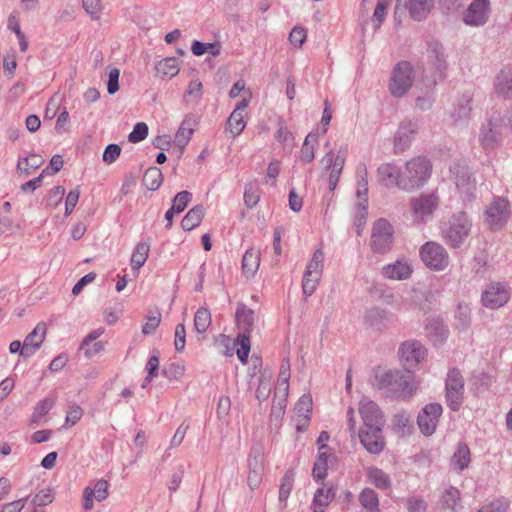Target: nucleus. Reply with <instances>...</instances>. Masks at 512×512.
<instances>
[{"instance_id": "nucleus-1", "label": "nucleus", "mask_w": 512, "mask_h": 512, "mask_svg": "<svg viewBox=\"0 0 512 512\" xmlns=\"http://www.w3.org/2000/svg\"><path fill=\"white\" fill-rule=\"evenodd\" d=\"M235 318L238 328L242 330L237 337V345H239L237 356L242 363H246L250 352V333L254 324V311L245 304L239 303Z\"/></svg>"}, {"instance_id": "nucleus-2", "label": "nucleus", "mask_w": 512, "mask_h": 512, "mask_svg": "<svg viewBox=\"0 0 512 512\" xmlns=\"http://www.w3.org/2000/svg\"><path fill=\"white\" fill-rule=\"evenodd\" d=\"M431 173L432 164L429 159L423 156L410 159L405 163L402 189L413 190L423 186L430 178Z\"/></svg>"}, {"instance_id": "nucleus-3", "label": "nucleus", "mask_w": 512, "mask_h": 512, "mask_svg": "<svg viewBox=\"0 0 512 512\" xmlns=\"http://www.w3.org/2000/svg\"><path fill=\"white\" fill-rule=\"evenodd\" d=\"M472 222L463 211L453 214L443 229L445 242L452 248H459L469 236Z\"/></svg>"}, {"instance_id": "nucleus-4", "label": "nucleus", "mask_w": 512, "mask_h": 512, "mask_svg": "<svg viewBox=\"0 0 512 512\" xmlns=\"http://www.w3.org/2000/svg\"><path fill=\"white\" fill-rule=\"evenodd\" d=\"M414 81V70L411 63L402 61L393 68L389 90L394 97L404 96Z\"/></svg>"}, {"instance_id": "nucleus-5", "label": "nucleus", "mask_w": 512, "mask_h": 512, "mask_svg": "<svg viewBox=\"0 0 512 512\" xmlns=\"http://www.w3.org/2000/svg\"><path fill=\"white\" fill-rule=\"evenodd\" d=\"M394 229L390 222L380 218L374 222L371 235V247L375 253H387L394 241Z\"/></svg>"}, {"instance_id": "nucleus-6", "label": "nucleus", "mask_w": 512, "mask_h": 512, "mask_svg": "<svg viewBox=\"0 0 512 512\" xmlns=\"http://www.w3.org/2000/svg\"><path fill=\"white\" fill-rule=\"evenodd\" d=\"M423 263L432 270L442 271L449 265L446 249L436 242H427L420 249Z\"/></svg>"}, {"instance_id": "nucleus-7", "label": "nucleus", "mask_w": 512, "mask_h": 512, "mask_svg": "<svg viewBox=\"0 0 512 512\" xmlns=\"http://www.w3.org/2000/svg\"><path fill=\"white\" fill-rule=\"evenodd\" d=\"M446 403L452 411L459 410L463 403L464 378L460 371L452 369L446 378Z\"/></svg>"}, {"instance_id": "nucleus-8", "label": "nucleus", "mask_w": 512, "mask_h": 512, "mask_svg": "<svg viewBox=\"0 0 512 512\" xmlns=\"http://www.w3.org/2000/svg\"><path fill=\"white\" fill-rule=\"evenodd\" d=\"M503 120L500 116L490 117L482 123L479 141L484 149H494L502 143Z\"/></svg>"}, {"instance_id": "nucleus-9", "label": "nucleus", "mask_w": 512, "mask_h": 512, "mask_svg": "<svg viewBox=\"0 0 512 512\" xmlns=\"http://www.w3.org/2000/svg\"><path fill=\"white\" fill-rule=\"evenodd\" d=\"M509 214V202L504 198H494L485 210V223L489 229L497 231L506 224Z\"/></svg>"}, {"instance_id": "nucleus-10", "label": "nucleus", "mask_w": 512, "mask_h": 512, "mask_svg": "<svg viewBox=\"0 0 512 512\" xmlns=\"http://www.w3.org/2000/svg\"><path fill=\"white\" fill-rule=\"evenodd\" d=\"M439 197L435 192L420 194L410 200V207L414 219L418 222H426L437 209Z\"/></svg>"}, {"instance_id": "nucleus-11", "label": "nucleus", "mask_w": 512, "mask_h": 512, "mask_svg": "<svg viewBox=\"0 0 512 512\" xmlns=\"http://www.w3.org/2000/svg\"><path fill=\"white\" fill-rule=\"evenodd\" d=\"M398 354L404 369L410 371L425 359L427 349L421 342L417 340H410L402 343L398 350Z\"/></svg>"}, {"instance_id": "nucleus-12", "label": "nucleus", "mask_w": 512, "mask_h": 512, "mask_svg": "<svg viewBox=\"0 0 512 512\" xmlns=\"http://www.w3.org/2000/svg\"><path fill=\"white\" fill-rule=\"evenodd\" d=\"M418 130L419 125L417 121L409 118L402 120L394 136V153L400 154L409 149Z\"/></svg>"}, {"instance_id": "nucleus-13", "label": "nucleus", "mask_w": 512, "mask_h": 512, "mask_svg": "<svg viewBox=\"0 0 512 512\" xmlns=\"http://www.w3.org/2000/svg\"><path fill=\"white\" fill-rule=\"evenodd\" d=\"M450 171L455 175V184L464 201L471 202L475 198L476 181L467 166L456 164Z\"/></svg>"}, {"instance_id": "nucleus-14", "label": "nucleus", "mask_w": 512, "mask_h": 512, "mask_svg": "<svg viewBox=\"0 0 512 512\" xmlns=\"http://www.w3.org/2000/svg\"><path fill=\"white\" fill-rule=\"evenodd\" d=\"M320 163L323 166L321 177L328 173L329 190L334 191L343 171L345 156L340 153L335 155L333 151H329L320 160Z\"/></svg>"}, {"instance_id": "nucleus-15", "label": "nucleus", "mask_w": 512, "mask_h": 512, "mask_svg": "<svg viewBox=\"0 0 512 512\" xmlns=\"http://www.w3.org/2000/svg\"><path fill=\"white\" fill-rule=\"evenodd\" d=\"M359 413L362 418L363 425L361 428H383L385 418L382 410L374 401L363 398L359 403Z\"/></svg>"}, {"instance_id": "nucleus-16", "label": "nucleus", "mask_w": 512, "mask_h": 512, "mask_svg": "<svg viewBox=\"0 0 512 512\" xmlns=\"http://www.w3.org/2000/svg\"><path fill=\"white\" fill-rule=\"evenodd\" d=\"M510 298V293L505 283L491 282L482 293V303L489 309H497L504 306Z\"/></svg>"}, {"instance_id": "nucleus-17", "label": "nucleus", "mask_w": 512, "mask_h": 512, "mask_svg": "<svg viewBox=\"0 0 512 512\" xmlns=\"http://www.w3.org/2000/svg\"><path fill=\"white\" fill-rule=\"evenodd\" d=\"M442 406L439 403H430L423 407L417 416V423L420 431L425 436L432 435L442 415Z\"/></svg>"}, {"instance_id": "nucleus-18", "label": "nucleus", "mask_w": 512, "mask_h": 512, "mask_svg": "<svg viewBox=\"0 0 512 512\" xmlns=\"http://www.w3.org/2000/svg\"><path fill=\"white\" fill-rule=\"evenodd\" d=\"M489 5V0H473L463 13V22L473 27L485 25L489 19Z\"/></svg>"}, {"instance_id": "nucleus-19", "label": "nucleus", "mask_w": 512, "mask_h": 512, "mask_svg": "<svg viewBox=\"0 0 512 512\" xmlns=\"http://www.w3.org/2000/svg\"><path fill=\"white\" fill-rule=\"evenodd\" d=\"M358 436L361 444L370 454L378 455L386 446V441L383 436V428H379L377 430L376 428H360Z\"/></svg>"}, {"instance_id": "nucleus-20", "label": "nucleus", "mask_w": 512, "mask_h": 512, "mask_svg": "<svg viewBox=\"0 0 512 512\" xmlns=\"http://www.w3.org/2000/svg\"><path fill=\"white\" fill-rule=\"evenodd\" d=\"M379 183L386 188L398 187L402 189L404 183L403 172L393 163H385L378 167Z\"/></svg>"}, {"instance_id": "nucleus-21", "label": "nucleus", "mask_w": 512, "mask_h": 512, "mask_svg": "<svg viewBox=\"0 0 512 512\" xmlns=\"http://www.w3.org/2000/svg\"><path fill=\"white\" fill-rule=\"evenodd\" d=\"M434 0H404L401 5L403 10L396 18L401 17L407 9L411 18L415 21H423L433 8Z\"/></svg>"}, {"instance_id": "nucleus-22", "label": "nucleus", "mask_w": 512, "mask_h": 512, "mask_svg": "<svg viewBox=\"0 0 512 512\" xmlns=\"http://www.w3.org/2000/svg\"><path fill=\"white\" fill-rule=\"evenodd\" d=\"M109 483L104 479L96 481L94 487L87 486L83 491V508L85 510H92L94 507V500L102 502L107 499Z\"/></svg>"}, {"instance_id": "nucleus-23", "label": "nucleus", "mask_w": 512, "mask_h": 512, "mask_svg": "<svg viewBox=\"0 0 512 512\" xmlns=\"http://www.w3.org/2000/svg\"><path fill=\"white\" fill-rule=\"evenodd\" d=\"M397 377L395 383H393V386L391 388V393L397 394L398 397H401L403 399L410 398L413 393L416 391V386L412 381V374L410 371H399L396 370Z\"/></svg>"}, {"instance_id": "nucleus-24", "label": "nucleus", "mask_w": 512, "mask_h": 512, "mask_svg": "<svg viewBox=\"0 0 512 512\" xmlns=\"http://www.w3.org/2000/svg\"><path fill=\"white\" fill-rule=\"evenodd\" d=\"M427 52L429 63L434 67L438 77L441 78L447 68L446 56L442 44L437 41L428 42Z\"/></svg>"}, {"instance_id": "nucleus-25", "label": "nucleus", "mask_w": 512, "mask_h": 512, "mask_svg": "<svg viewBox=\"0 0 512 512\" xmlns=\"http://www.w3.org/2000/svg\"><path fill=\"white\" fill-rule=\"evenodd\" d=\"M411 265L404 259H399L393 264H387L382 268L384 277L392 280H406L412 274Z\"/></svg>"}, {"instance_id": "nucleus-26", "label": "nucleus", "mask_w": 512, "mask_h": 512, "mask_svg": "<svg viewBox=\"0 0 512 512\" xmlns=\"http://www.w3.org/2000/svg\"><path fill=\"white\" fill-rule=\"evenodd\" d=\"M364 318L365 323L377 331L384 330L391 320L390 313L379 307H373L367 310Z\"/></svg>"}, {"instance_id": "nucleus-27", "label": "nucleus", "mask_w": 512, "mask_h": 512, "mask_svg": "<svg viewBox=\"0 0 512 512\" xmlns=\"http://www.w3.org/2000/svg\"><path fill=\"white\" fill-rule=\"evenodd\" d=\"M47 328L46 324L40 322L36 327L25 337L23 343L27 347L30 356L32 357L41 347L46 338Z\"/></svg>"}, {"instance_id": "nucleus-28", "label": "nucleus", "mask_w": 512, "mask_h": 512, "mask_svg": "<svg viewBox=\"0 0 512 512\" xmlns=\"http://www.w3.org/2000/svg\"><path fill=\"white\" fill-rule=\"evenodd\" d=\"M494 87L500 97L512 98V71L501 70L495 78Z\"/></svg>"}, {"instance_id": "nucleus-29", "label": "nucleus", "mask_w": 512, "mask_h": 512, "mask_svg": "<svg viewBox=\"0 0 512 512\" xmlns=\"http://www.w3.org/2000/svg\"><path fill=\"white\" fill-rule=\"evenodd\" d=\"M260 265V252L254 248L248 249L242 258V272L246 278H252Z\"/></svg>"}, {"instance_id": "nucleus-30", "label": "nucleus", "mask_w": 512, "mask_h": 512, "mask_svg": "<svg viewBox=\"0 0 512 512\" xmlns=\"http://www.w3.org/2000/svg\"><path fill=\"white\" fill-rule=\"evenodd\" d=\"M427 336L435 344H442L448 337V329L441 319H433L426 325Z\"/></svg>"}, {"instance_id": "nucleus-31", "label": "nucleus", "mask_w": 512, "mask_h": 512, "mask_svg": "<svg viewBox=\"0 0 512 512\" xmlns=\"http://www.w3.org/2000/svg\"><path fill=\"white\" fill-rule=\"evenodd\" d=\"M205 214V209L202 205L192 207L181 221V227L185 231H190L197 227Z\"/></svg>"}, {"instance_id": "nucleus-32", "label": "nucleus", "mask_w": 512, "mask_h": 512, "mask_svg": "<svg viewBox=\"0 0 512 512\" xmlns=\"http://www.w3.org/2000/svg\"><path fill=\"white\" fill-rule=\"evenodd\" d=\"M470 449L465 443H459L451 458V465L454 469L464 470L470 463Z\"/></svg>"}, {"instance_id": "nucleus-33", "label": "nucleus", "mask_w": 512, "mask_h": 512, "mask_svg": "<svg viewBox=\"0 0 512 512\" xmlns=\"http://www.w3.org/2000/svg\"><path fill=\"white\" fill-rule=\"evenodd\" d=\"M359 502L368 512H380L378 495L371 488H365L361 491Z\"/></svg>"}, {"instance_id": "nucleus-34", "label": "nucleus", "mask_w": 512, "mask_h": 512, "mask_svg": "<svg viewBox=\"0 0 512 512\" xmlns=\"http://www.w3.org/2000/svg\"><path fill=\"white\" fill-rule=\"evenodd\" d=\"M149 251L150 244L147 242H140L136 245L130 260L133 270H138L145 264L149 256Z\"/></svg>"}, {"instance_id": "nucleus-35", "label": "nucleus", "mask_w": 512, "mask_h": 512, "mask_svg": "<svg viewBox=\"0 0 512 512\" xmlns=\"http://www.w3.org/2000/svg\"><path fill=\"white\" fill-rule=\"evenodd\" d=\"M157 74L162 77L172 78L179 73L178 61L175 57H168L156 64Z\"/></svg>"}, {"instance_id": "nucleus-36", "label": "nucleus", "mask_w": 512, "mask_h": 512, "mask_svg": "<svg viewBox=\"0 0 512 512\" xmlns=\"http://www.w3.org/2000/svg\"><path fill=\"white\" fill-rule=\"evenodd\" d=\"M44 163V159L38 154H30L28 157L19 159L17 171L29 175L33 170L38 169Z\"/></svg>"}, {"instance_id": "nucleus-37", "label": "nucleus", "mask_w": 512, "mask_h": 512, "mask_svg": "<svg viewBox=\"0 0 512 512\" xmlns=\"http://www.w3.org/2000/svg\"><path fill=\"white\" fill-rule=\"evenodd\" d=\"M163 182V174L160 168L150 167L143 175V184L151 191L157 190Z\"/></svg>"}, {"instance_id": "nucleus-38", "label": "nucleus", "mask_w": 512, "mask_h": 512, "mask_svg": "<svg viewBox=\"0 0 512 512\" xmlns=\"http://www.w3.org/2000/svg\"><path fill=\"white\" fill-rule=\"evenodd\" d=\"M318 141L317 134L309 133L302 145L300 151V160L304 163H311L315 158V147L314 143Z\"/></svg>"}, {"instance_id": "nucleus-39", "label": "nucleus", "mask_w": 512, "mask_h": 512, "mask_svg": "<svg viewBox=\"0 0 512 512\" xmlns=\"http://www.w3.org/2000/svg\"><path fill=\"white\" fill-rule=\"evenodd\" d=\"M460 504V491L454 487L447 488L441 497L443 510L455 511Z\"/></svg>"}, {"instance_id": "nucleus-40", "label": "nucleus", "mask_w": 512, "mask_h": 512, "mask_svg": "<svg viewBox=\"0 0 512 512\" xmlns=\"http://www.w3.org/2000/svg\"><path fill=\"white\" fill-rule=\"evenodd\" d=\"M472 111L471 98L469 96H462L454 109L452 117L455 121H464L469 119Z\"/></svg>"}, {"instance_id": "nucleus-41", "label": "nucleus", "mask_w": 512, "mask_h": 512, "mask_svg": "<svg viewBox=\"0 0 512 512\" xmlns=\"http://www.w3.org/2000/svg\"><path fill=\"white\" fill-rule=\"evenodd\" d=\"M367 476L370 482L373 483L377 488L386 489L391 484L389 476L383 470L377 467L368 468Z\"/></svg>"}, {"instance_id": "nucleus-42", "label": "nucleus", "mask_w": 512, "mask_h": 512, "mask_svg": "<svg viewBox=\"0 0 512 512\" xmlns=\"http://www.w3.org/2000/svg\"><path fill=\"white\" fill-rule=\"evenodd\" d=\"M324 267V253L321 249H316L312 259L307 264L306 271L308 276L321 277Z\"/></svg>"}, {"instance_id": "nucleus-43", "label": "nucleus", "mask_w": 512, "mask_h": 512, "mask_svg": "<svg viewBox=\"0 0 512 512\" xmlns=\"http://www.w3.org/2000/svg\"><path fill=\"white\" fill-rule=\"evenodd\" d=\"M191 50L194 55L201 56L204 53H209L213 56H218L221 52V45L219 42L203 43L195 40L192 43Z\"/></svg>"}, {"instance_id": "nucleus-44", "label": "nucleus", "mask_w": 512, "mask_h": 512, "mask_svg": "<svg viewBox=\"0 0 512 512\" xmlns=\"http://www.w3.org/2000/svg\"><path fill=\"white\" fill-rule=\"evenodd\" d=\"M211 324V313L207 308H199L194 316L195 330L202 334L207 331Z\"/></svg>"}, {"instance_id": "nucleus-45", "label": "nucleus", "mask_w": 512, "mask_h": 512, "mask_svg": "<svg viewBox=\"0 0 512 512\" xmlns=\"http://www.w3.org/2000/svg\"><path fill=\"white\" fill-rule=\"evenodd\" d=\"M55 402L56 398L54 397H49L39 401L34 407V411L31 416V421L33 423H38L39 420L53 408Z\"/></svg>"}, {"instance_id": "nucleus-46", "label": "nucleus", "mask_w": 512, "mask_h": 512, "mask_svg": "<svg viewBox=\"0 0 512 512\" xmlns=\"http://www.w3.org/2000/svg\"><path fill=\"white\" fill-rule=\"evenodd\" d=\"M397 377L396 370H388L383 371L381 373H377L376 378V386L379 390H387L391 391L393 383H395Z\"/></svg>"}, {"instance_id": "nucleus-47", "label": "nucleus", "mask_w": 512, "mask_h": 512, "mask_svg": "<svg viewBox=\"0 0 512 512\" xmlns=\"http://www.w3.org/2000/svg\"><path fill=\"white\" fill-rule=\"evenodd\" d=\"M246 126V122L244 120V114H239V112H232L227 120V128L230 133L235 137L240 135Z\"/></svg>"}, {"instance_id": "nucleus-48", "label": "nucleus", "mask_w": 512, "mask_h": 512, "mask_svg": "<svg viewBox=\"0 0 512 512\" xmlns=\"http://www.w3.org/2000/svg\"><path fill=\"white\" fill-rule=\"evenodd\" d=\"M289 379H290V361L288 358H284L281 363L279 371V386L278 392L284 391V396L288 395L289 391Z\"/></svg>"}, {"instance_id": "nucleus-49", "label": "nucleus", "mask_w": 512, "mask_h": 512, "mask_svg": "<svg viewBox=\"0 0 512 512\" xmlns=\"http://www.w3.org/2000/svg\"><path fill=\"white\" fill-rule=\"evenodd\" d=\"M271 377L266 376L265 374H262L258 378V386L256 388L255 396L258 399V401L261 403L268 399L270 393H271Z\"/></svg>"}, {"instance_id": "nucleus-50", "label": "nucleus", "mask_w": 512, "mask_h": 512, "mask_svg": "<svg viewBox=\"0 0 512 512\" xmlns=\"http://www.w3.org/2000/svg\"><path fill=\"white\" fill-rule=\"evenodd\" d=\"M282 395L277 399L278 390L274 394V400L271 408L270 417L276 421H280L285 413L287 396H284V391H281Z\"/></svg>"}, {"instance_id": "nucleus-51", "label": "nucleus", "mask_w": 512, "mask_h": 512, "mask_svg": "<svg viewBox=\"0 0 512 512\" xmlns=\"http://www.w3.org/2000/svg\"><path fill=\"white\" fill-rule=\"evenodd\" d=\"M294 483V473L289 470L282 477L280 488H279V500L286 501L292 491Z\"/></svg>"}, {"instance_id": "nucleus-52", "label": "nucleus", "mask_w": 512, "mask_h": 512, "mask_svg": "<svg viewBox=\"0 0 512 512\" xmlns=\"http://www.w3.org/2000/svg\"><path fill=\"white\" fill-rule=\"evenodd\" d=\"M185 373V366L181 363H170L162 369V374L170 381L179 380Z\"/></svg>"}, {"instance_id": "nucleus-53", "label": "nucleus", "mask_w": 512, "mask_h": 512, "mask_svg": "<svg viewBox=\"0 0 512 512\" xmlns=\"http://www.w3.org/2000/svg\"><path fill=\"white\" fill-rule=\"evenodd\" d=\"M357 173L360 177L359 181H358V188H357V192H356V195L361 198V197H366L367 194H368V172H367V168L364 164L360 165L357 169Z\"/></svg>"}, {"instance_id": "nucleus-54", "label": "nucleus", "mask_w": 512, "mask_h": 512, "mask_svg": "<svg viewBox=\"0 0 512 512\" xmlns=\"http://www.w3.org/2000/svg\"><path fill=\"white\" fill-rule=\"evenodd\" d=\"M312 410V398L309 394L302 395L295 405L297 417L309 416Z\"/></svg>"}, {"instance_id": "nucleus-55", "label": "nucleus", "mask_w": 512, "mask_h": 512, "mask_svg": "<svg viewBox=\"0 0 512 512\" xmlns=\"http://www.w3.org/2000/svg\"><path fill=\"white\" fill-rule=\"evenodd\" d=\"M191 198L192 194L189 191L179 192L173 199V204L171 206L172 210H175L177 214L183 212Z\"/></svg>"}, {"instance_id": "nucleus-56", "label": "nucleus", "mask_w": 512, "mask_h": 512, "mask_svg": "<svg viewBox=\"0 0 512 512\" xmlns=\"http://www.w3.org/2000/svg\"><path fill=\"white\" fill-rule=\"evenodd\" d=\"M159 352L154 350L153 355L149 358L146 364L147 376L145 377V382H151L154 377L157 376L159 370Z\"/></svg>"}, {"instance_id": "nucleus-57", "label": "nucleus", "mask_w": 512, "mask_h": 512, "mask_svg": "<svg viewBox=\"0 0 512 512\" xmlns=\"http://www.w3.org/2000/svg\"><path fill=\"white\" fill-rule=\"evenodd\" d=\"M82 2L83 8L93 20L100 19L102 13L101 0H82Z\"/></svg>"}, {"instance_id": "nucleus-58", "label": "nucleus", "mask_w": 512, "mask_h": 512, "mask_svg": "<svg viewBox=\"0 0 512 512\" xmlns=\"http://www.w3.org/2000/svg\"><path fill=\"white\" fill-rule=\"evenodd\" d=\"M392 0H378L374 14L373 21L377 22L376 28H379L382 22L384 21L387 13V8L389 7Z\"/></svg>"}, {"instance_id": "nucleus-59", "label": "nucleus", "mask_w": 512, "mask_h": 512, "mask_svg": "<svg viewBox=\"0 0 512 512\" xmlns=\"http://www.w3.org/2000/svg\"><path fill=\"white\" fill-rule=\"evenodd\" d=\"M148 126L144 122L137 123L133 131L128 135V140L131 143H138L142 140H144L148 135Z\"/></svg>"}, {"instance_id": "nucleus-60", "label": "nucleus", "mask_w": 512, "mask_h": 512, "mask_svg": "<svg viewBox=\"0 0 512 512\" xmlns=\"http://www.w3.org/2000/svg\"><path fill=\"white\" fill-rule=\"evenodd\" d=\"M306 38L307 31L302 27H294L289 34V41L296 48H301Z\"/></svg>"}, {"instance_id": "nucleus-61", "label": "nucleus", "mask_w": 512, "mask_h": 512, "mask_svg": "<svg viewBox=\"0 0 512 512\" xmlns=\"http://www.w3.org/2000/svg\"><path fill=\"white\" fill-rule=\"evenodd\" d=\"M258 189L253 184H247L244 191V201L247 207L253 208L259 201Z\"/></svg>"}, {"instance_id": "nucleus-62", "label": "nucleus", "mask_w": 512, "mask_h": 512, "mask_svg": "<svg viewBox=\"0 0 512 512\" xmlns=\"http://www.w3.org/2000/svg\"><path fill=\"white\" fill-rule=\"evenodd\" d=\"M202 96V83L199 80H192L189 83L188 89L185 92V99L189 101V98L193 101H198Z\"/></svg>"}, {"instance_id": "nucleus-63", "label": "nucleus", "mask_w": 512, "mask_h": 512, "mask_svg": "<svg viewBox=\"0 0 512 512\" xmlns=\"http://www.w3.org/2000/svg\"><path fill=\"white\" fill-rule=\"evenodd\" d=\"M320 278L321 277L308 276L307 272L304 273L302 281V290L306 296H311L315 292Z\"/></svg>"}, {"instance_id": "nucleus-64", "label": "nucleus", "mask_w": 512, "mask_h": 512, "mask_svg": "<svg viewBox=\"0 0 512 512\" xmlns=\"http://www.w3.org/2000/svg\"><path fill=\"white\" fill-rule=\"evenodd\" d=\"M508 508V502L503 499H497L490 504L482 507L479 512H505Z\"/></svg>"}]
</instances>
